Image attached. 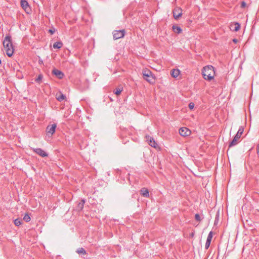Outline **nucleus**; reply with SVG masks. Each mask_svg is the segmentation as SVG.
I'll return each mask as SVG.
<instances>
[{
  "mask_svg": "<svg viewBox=\"0 0 259 259\" xmlns=\"http://www.w3.org/2000/svg\"><path fill=\"white\" fill-rule=\"evenodd\" d=\"M3 46L6 51L7 55L9 57H11L14 53V48L12 44L11 36L7 35L3 41Z\"/></svg>",
  "mask_w": 259,
  "mask_h": 259,
  "instance_id": "nucleus-1",
  "label": "nucleus"
},
{
  "mask_svg": "<svg viewBox=\"0 0 259 259\" xmlns=\"http://www.w3.org/2000/svg\"><path fill=\"white\" fill-rule=\"evenodd\" d=\"M202 74L205 80H211L214 78L215 74L213 67L211 65L204 67L202 70Z\"/></svg>",
  "mask_w": 259,
  "mask_h": 259,
  "instance_id": "nucleus-2",
  "label": "nucleus"
},
{
  "mask_svg": "<svg viewBox=\"0 0 259 259\" xmlns=\"http://www.w3.org/2000/svg\"><path fill=\"white\" fill-rule=\"evenodd\" d=\"M243 131L244 129L242 126L239 127L237 134L234 137L233 140L229 143V147L234 146L238 144V143L239 142V139L240 138V137L243 132Z\"/></svg>",
  "mask_w": 259,
  "mask_h": 259,
  "instance_id": "nucleus-3",
  "label": "nucleus"
},
{
  "mask_svg": "<svg viewBox=\"0 0 259 259\" xmlns=\"http://www.w3.org/2000/svg\"><path fill=\"white\" fill-rule=\"evenodd\" d=\"M57 124L53 123L52 124L48 125L46 127V133L49 136H51L55 132Z\"/></svg>",
  "mask_w": 259,
  "mask_h": 259,
  "instance_id": "nucleus-4",
  "label": "nucleus"
},
{
  "mask_svg": "<svg viewBox=\"0 0 259 259\" xmlns=\"http://www.w3.org/2000/svg\"><path fill=\"white\" fill-rule=\"evenodd\" d=\"M125 32L124 29L120 30H114L113 32V36L114 39H118L119 38L123 37L125 35Z\"/></svg>",
  "mask_w": 259,
  "mask_h": 259,
  "instance_id": "nucleus-5",
  "label": "nucleus"
},
{
  "mask_svg": "<svg viewBox=\"0 0 259 259\" xmlns=\"http://www.w3.org/2000/svg\"><path fill=\"white\" fill-rule=\"evenodd\" d=\"M182 9L180 7H176L172 12L174 18L176 20H178L182 15Z\"/></svg>",
  "mask_w": 259,
  "mask_h": 259,
  "instance_id": "nucleus-6",
  "label": "nucleus"
},
{
  "mask_svg": "<svg viewBox=\"0 0 259 259\" xmlns=\"http://www.w3.org/2000/svg\"><path fill=\"white\" fill-rule=\"evenodd\" d=\"M143 78L151 84H153L155 82L156 78L152 73H151V75H147L143 77Z\"/></svg>",
  "mask_w": 259,
  "mask_h": 259,
  "instance_id": "nucleus-7",
  "label": "nucleus"
},
{
  "mask_svg": "<svg viewBox=\"0 0 259 259\" xmlns=\"http://www.w3.org/2000/svg\"><path fill=\"white\" fill-rule=\"evenodd\" d=\"M179 133L182 136L185 137L189 136L191 134V132L188 128L183 127L180 128Z\"/></svg>",
  "mask_w": 259,
  "mask_h": 259,
  "instance_id": "nucleus-8",
  "label": "nucleus"
},
{
  "mask_svg": "<svg viewBox=\"0 0 259 259\" xmlns=\"http://www.w3.org/2000/svg\"><path fill=\"white\" fill-rule=\"evenodd\" d=\"M145 138L146 139V141L148 142L149 145H150L151 147L156 148L157 146V143L155 142L153 138H152L151 136L146 135L145 136Z\"/></svg>",
  "mask_w": 259,
  "mask_h": 259,
  "instance_id": "nucleus-9",
  "label": "nucleus"
},
{
  "mask_svg": "<svg viewBox=\"0 0 259 259\" xmlns=\"http://www.w3.org/2000/svg\"><path fill=\"white\" fill-rule=\"evenodd\" d=\"M52 74L55 75L59 79L63 78L64 76V73L62 71L55 68L52 70Z\"/></svg>",
  "mask_w": 259,
  "mask_h": 259,
  "instance_id": "nucleus-10",
  "label": "nucleus"
},
{
  "mask_svg": "<svg viewBox=\"0 0 259 259\" xmlns=\"http://www.w3.org/2000/svg\"><path fill=\"white\" fill-rule=\"evenodd\" d=\"M33 151L42 157L48 156V154L41 148L33 149Z\"/></svg>",
  "mask_w": 259,
  "mask_h": 259,
  "instance_id": "nucleus-11",
  "label": "nucleus"
},
{
  "mask_svg": "<svg viewBox=\"0 0 259 259\" xmlns=\"http://www.w3.org/2000/svg\"><path fill=\"white\" fill-rule=\"evenodd\" d=\"M21 6L23 8V9L28 13V11L29 10L30 8L28 4V3L26 0H21Z\"/></svg>",
  "mask_w": 259,
  "mask_h": 259,
  "instance_id": "nucleus-12",
  "label": "nucleus"
},
{
  "mask_svg": "<svg viewBox=\"0 0 259 259\" xmlns=\"http://www.w3.org/2000/svg\"><path fill=\"white\" fill-rule=\"evenodd\" d=\"M240 28V25L238 22L234 23L230 25V29L232 31H237Z\"/></svg>",
  "mask_w": 259,
  "mask_h": 259,
  "instance_id": "nucleus-13",
  "label": "nucleus"
},
{
  "mask_svg": "<svg viewBox=\"0 0 259 259\" xmlns=\"http://www.w3.org/2000/svg\"><path fill=\"white\" fill-rule=\"evenodd\" d=\"M140 194L141 195L145 197H148L149 196V191L146 188H143L140 190Z\"/></svg>",
  "mask_w": 259,
  "mask_h": 259,
  "instance_id": "nucleus-14",
  "label": "nucleus"
},
{
  "mask_svg": "<svg viewBox=\"0 0 259 259\" xmlns=\"http://www.w3.org/2000/svg\"><path fill=\"white\" fill-rule=\"evenodd\" d=\"M56 98L58 101L61 102L65 99V96L61 92H59L56 94Z\"/></svg>",
  "mask_w": 259,
  "mask_h": 259,
  "instance_id": "nucleus-15",
  "label": "nucleus"
},
{
  "mask_svg": "<svg viewBox=\"0 0 259 259\" xmlns=\"http://www.w3.org/2000/svg\"><path fill=\"white\" fill-rule=\"evenodd\" d=\"M180 74V71L179 69H172L171 71L170 74L171 75L174 77L176 78Z\"/></svg>",
  "mask_w": 259,
  "mask_h": 259,
  "instance_id": "nucleus-16",
  "label": "nucleus"
},
{
  "mask_svg": "<svg viewBox=\"0 0 259 259\" xmlns=\"http://www.w3.org/2000/svg\"><path fill=\"white\" fill-rule=\"evenodd\" d=\"M63 46V43L61 41H56L53 44L54 49H60Z\"/></svg>",
  "mask_w": 259,
  "mask_h": 259,
  "instance_id": "nucleus-17",
  "label": "nucleus"
},
{
  "mask_svg": "<svg viewBox=\"0 0 259 259\" xmlns=\"http://www.w3.org/2000/svg\"><path fill=\"white\" fill-rule=\"evenodd\" d=\"M151 73H152V72L150 70H149L147 68H145V69H143V70H142L143 77L146 76L147 75H149V74L151 75Z\"/></svg>",
  "mask_w": 259,
  "mask_h": 259,
  "instance_id": "nucleus-18",
  "label": "nucleus"
},
{
  "mask_svg": "<svg viewBox=\"0 0 259 259\" xmlns=\"http://www.w3.org/2000/svg\"><path fill=\"white\" fill-rule=\"evenodd\" d=\"M84 203H85V201L82 199L81 201V202H80L78 204V205H77V209L78 210H81L83 209Z\"/></svg>",
  "mask_w": 259,
  "mask_h": 259,
  "instance_id": "nucleus-19",
  "label": "nucleus"
},
{
  "mask_svg": "<svg viewBox=\"0 0 259 259\" xmlns=\"http://www.w3.org/2000/svg\"><path fill=\"white\" fill-rule=\"evenodd\" d=\"M172 29H173V30L175 32V33H181L182 32V29L181 28L179 27V26H173L172 27Z\"/></svg>",
  "mask_w": 259,
  "mask_h": 259,
  "instance_id": "nucleus-20",
  "label": "nucleus"
},
{
  "mask_svg": "<svg viewBox=\"0 0 259 259\" xmlns=\"http://www.w3.org/2000/svg\"><path fill=\"white\" fill-rule=\"evenodd\" d=\"M76 252L78 253V254H85L87 253H86V251L84 249V248H79L77 249Z\"/></svg>",
  "mask_w": 259,
  "mask_h": 259,
  "instance_id": "nucleus-21",
  "label": "nucleus"
},
{
  "mask_svg": "<svg viewBox=\"0 0 259 259\" xmlns=\"http://www.w3.org/2000/svg\"><path fill=\"white\" fill-rule=\"evenodd\" d=\"M30 217L28 214H25L23 217V220L26 222H29L30 221Z\"/></svg>",
  "mask_w": 259,
  "mask_h": 259,
  "instance_id": "nucleus-22",
  "label": "nucleus"
},
{
  "mask_svg": "<svg viewBox=\"0 0 259 259\" xmlns=\"http://www.w3.org/2000/svg\"><path fill=\"white\" fill-rule=\"evenodd\" d=\"M14 224L16 226H19L22 224V220L19 219H17L14 221Z\"/></svg>",
  "mask_w": 259,
  "mask_h": 259,
  "instance_id": "nucleus-23",
  "label": "nucleus"
},
{
  "mask_svg": "<svg viewBox=\"0 0 259 259\" xmlns=\"http://www.w3.org/2000/svg\"><path fill=\"white\" fill-rule=\"evenodd\" d=\"M43 76L42 74H39L38 77L35 79V81L38 83H40L42 79Z\"/></svg>",
  "mask_w": 259,
  "mask_h": 259,
  "instance_id": "nucleus-24",
  "label": "nucleus"
},
{
  "mask_svg": "<svg viewBox=\"0 0 259 259\" xmlns=\"http://www.w3.org/2000/svg\"><path fill=\"white\" fill-rule=\"evenodd\" d=\"M212 235H213L212 232L210 231L208 235L206 240H208L209 241L211 242V241L212 240Z\"/></svg>",
  "mask_w": 259,
  "mask_h": 259,
  "instance_id": "nucleus-25",
  "label": "nucleus"
},
{
  "mask_svg": "<svg viewBox=\"0 0 259 259\" xmlns=\"http://www.w3.org/2000/svg\"><path fill=\"white\" fill-rule=\"evenodd\" d=\"M195 219L197 221H198V222H200L201 221V218L200 215L198 213L195 214Z\"/></svg>",
  "mask_w": 259,
  "mask_h": 259,
  "instance_id": "nucleus-26",
  "label": "nucleus"
},
{
  "mask_svg": "<svg viewBox=\"0 0 259 259\" xmlns=\"http://www.w3.org/2000/svg\"><path fill=\"white\" fill-rule=\"evenodd\" d=\"M122 91V90L121 89H117L116 91L114 92V94H116V95H119L121 94Z\"/></svg>",
  "mask_w": 259,
  "mask_h": 259,
  "instance_id": "nucleus-27",
  "label": "nucleus"
},
{
  "mask_svg": "<svg viewBox=\"0 0 259 259\" xmlns=\"http://www.w3.org/2000/svg\"><path fill=\"white\" fill-rule=\"evenodd\" d=\"M210 241H209L208 240H206V243H205V249H208L210 246Z\"/></svg>",
  "mask_w": 259,
  "mask_h": 259,
  "instance_id": "nucleus-28",
  "label": "nucleus"
},
{
  "mask_svg": "<svg viewBox=\"0 0 259 259\" xmlns=\"http://www.w3.org/2000/svg\"><path fill=\"white\" fill-rule=\"evenodd\" d=\"M189 107L190 109H193L194 107V104L193 103H190L189 104Z\"/></svg>",
  "mask_w": 259,
  "mask_h": 259,
  "instance_id": "nucleus-29",
  "label": "nucleus"
},
{
  "mask_svg": "<svg viewBox=\"0 0 259 259\" xmlns=\"http://www.w3.org/2000/svg\"><path fill=\"white\" fill-rule=\"evenodd\" d=\"M246 6V4L245 2L243 1L241 3V7L244 8Z\"/></svg>",
  "mask_w": 259,
  "mask_h": 259,
  "instance_id": "nucleus-30",
  "label": "nucleus"
},
{
  "mask_svg": "<svg viewBox=\"0 0 259 259\" xmlns=\"http://www.w3.org/2000/svg\"><path fill=\"white\" fill-rule=\"evenodd\" d=\"M49 32L51 34H53L55 32V29H54V30L50 29V30H49Z\"/></svg>",
  "mask_w": 259,
  "mask_h": 259,
  "instance_id": "nucleus-31",
  "label": "nucleus"
},
{
  "mask_svg": "<svg viewBox=\"0 0 259 259\" xmlns=\"http://www.w3.org/2000/svg\"><path fill=\"white\" fill-rule=\"evenodd\" d=\"M256 152L257 154L259 153V145L257 146V149H256Z\"/></svg>",
  "mask_w": 259,
  "mask_h": 259,
  "instance_id": "nucleus-32",
  "label": "nucleus"
},
{
  "mask_svg": "<svg viewBox=\"0 0 259 259\" xmlns=\"http://www.w3.org/2000/svg\"><path fill=\"white\" fill-rule=\"evenodd\" d=\"M233 42H235V43H236V42H237V39H234L233 40Z\"/></svg>",
  "mask_w": 259,
  "mask_h": 259,
  "instance_id": "nucleus-33",
  "label": "nucleus"
}]
</instances>
